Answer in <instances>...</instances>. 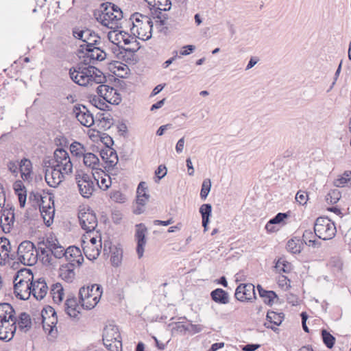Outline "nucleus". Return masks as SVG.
Returning <instances> with one entry per match:
<instances>
[{
	"mask_svg": "<svg viewBox=\"0 0 351 351\" xmlns=\"http://www.w3.org/2000/svg\"><path fill=\"white\" fill-rule=\"evenodd\" d=\"M101 13L97 17V21L114 30L121 27V21L123 16L122 10L117 5L106 2L101 5Z\"/></svg>",
	"mask_w": 351,
	"mask_h": 351,
	"instance_id": "1",
	"label": "nucleus"
},
{
	"mask_svg": "<svg viewBox=\"0 0 351 351\" xmlns=\"http://www.w3.org/2000/svg\"><path fill=\"white\" fill-rule=\"evenodd\" d=\"M102 295V287L97 284L82 287L79 290V300L82 308L90 310L99 302Z\"/></svg>",
	"mask_w": 351,
	"mask_h": 351,
	"instance_id": "2",
	"label": "nucleus"
},
{
	"mask_svg": "<svg viewBox=\"0 0 351 351\" xmlns=\"http://www.w3.org/2000/svg\"><path fill=\"white\" fill-rule=\"evenodd\" d=\"M102 340L109 351H121V337L118 327L112 324L106 325L103 330Z\"/></svg>",
	"mask_w": 351,
	"mask_h": 351,
	"instance_id": "3",
	"label": "nucleus"
},
{
	"mask_svg": "<svg viewBox=\"0 0 351 351\" xmlns=\"http://www.w3.org/2000/svg\"><path fill=\"white\" fill-rule=\"evenodd\" d=\"M123 51H121L119 53V59L121 62H115L111 64V71L118 77L125 78L130 72V66L132 64V49L123 48Z\"/></svg>",
	"mask_w": 351,
	"mask_h": 351,
	"instance_id": "4",
	"label": "nucleus"
},
{
	"mask_svg": "<svg viewBox=\"0 0 351 351\" xmlns=\"http://www.w3.org/2000/svg\"><path fill=\"white\" fill-rule=\"evenodd\" d=\"M79 220L82 228L86 231L80 241H86V239H89V241H97L96 237L90 236L97 226V219L93 211L88 210L87 212L80 213Z\"/></svg>",
	"mask_w": 351,
	"mask_h": 351,
	"instance_id": "5",
	"label": "nucleus"
},
{
	"mask_svg": "<svg viewBox=\"0 0 351 351\" xmlns=\"http://www.w3.org/2000/svg\"><path fill=\"white\" fill-rule=\"evenodd\" d=\"M16 254L18 260L24 265L32 266L37 263L38 251L34 243H20Z\"/></svg>",
	"mask_w": 351,
	"mask_h": 351,
	"instance_id": "6",
	"label": "nucleus"
},
{
	"mask_svg": "<svg viewBox=\"0 0 351 351\" xmlns=\"http://www.w3.org/2000/svg\"><path fill=\"white\" fill-rule=\"evenodd\" d=\"M78 53L80 58H83L82 62L85 66L95 64L97 61H102L106 57V53L99 45H93L84 50H79Z\"/></svg>",
	"mask_w": 351,
	"mask_h": 351,
	"instance_id": "7",
	"label": "nucleus"
},
{
	"mask_svg": "<svg viewBox=\"0 0 351 351\" xmlns=\"http://www.w3.org/2000/svg\"><path fill=\"white\" fill-rule=\"evenodd\" d=\"M324 218L319 217L316 219L315 223V234L319 239L327 241L331 239L336 232V228L334 224L327 221L326 223H321V221H325Z\"/></svg>",
	"mask_w": 351,
	"mask_h": 351,
	"instance_id": "8",
	"label": "nucleus"
},
{
	"mask_svg": "<svg viewBox=\"0 0 351 351\" xmlns=\"http://www.w3.org/2000/svg\"><path fill=\"white\" fill-rule=\"evenodd\" d=\"M88 66H86L82 62L76 67L69 70L71 79L80 86H85L88 85V74L90 73Z\"/></svg>",
	"mask_w": 351,
	"mask_h": 351,
	"instance_id": "9",
	"label": "nucleus"
},
{
	"mask_svg": "<svg viewBox=\"0 0 351 351\" xmlns=\"http://www.w3.org/2000/svg\"><path fill=\"white\" fill-rule=\"evenodd\" d=\"M150 195L149 194V190L147 184L145 182H141L136 189V202L137 204L136 208L133 210V213L140 215L145 210V206L148 202Z\"/></svg>",
	"mask_w": 351,
	"mask_h": 351,
	"instance_id": "10",
	"label": "nucleus"
},
{
	"mask_svg": "<svg viewBox=\"0 0 351 351\" xmlns=\"http://www.w3.org/2000/svg\"><path fill=\"white\" fill-rule=\"evenodd\" d=\"M80 193L85 198L90 197L95 189L94 182L89 175L86 173L75 175Z\"/></svg>",
	"mask_w": 351,
	"mask_h": 351,
	"instance_id": "11",
	"label": "nucleus"
},
{
	"mask_svg": "<svg viewBox=\"0 0 351 351\" xmlns=\"http://www.w3.org/2000/svg\"><path fill=\"white\" fill-rule=\"evenodd\" d=\"M64 173L62 167L53 165L45 170V181L49 186L57 187L64 180Z\"/></svg>",
	"mask_w": 351,
	"mask_h": 351,
	"instance_id": "12",
	"label": "nucleus"
},
{
	"mask_svg": "<svg viewBox=\"0 0 351 351\" xmlns=\"http://www.w3.org/2000/svg\"><path fill=\"white\" fill-rule=\"evenodd\" d=\"M56 166L62 167L63 171L68 174L72 172L73 164L68 152L63 148H58L54 152Z\"/></svg>",
	"mask_w": 351,
	"mask_h": 351,
	"instance_id": "13",
	"label": "nucleus"
},
{
	"mask_svg": "<svg viewBox=\"0 0 351 351\" xmlns=\"http://www.w3.org/2000/svg\"><path fill=\"white\" fill-rule=\"evenodd\" d=\"M72 114L82 125L90 127L94 123L93 114L84 105H76L73 107Z\"/></svg>",
	"mask_w": 351,
	"mask_h": 351,
	"instance_id": "14",
	"label": "nucleus"
},
{
	"mask_svg": "<svg viewBox=\"0 0 351 351\" xmlns=\"http://www.w3.org/2000/svg\"><path fill=\"white\" fill-rule=\"evenodd\" d=\"M254 288L251 283L240 284L236 289L234 297L240 302L251 301L256 298Z\"/></svg>",
	"mask_w": 351,
	"mask_h": 351,
	"instance_id": "15",
	"label": "nucleus"
},
{
	"mask_svg": "<svg viewBox=\"0 0 351 351\" xmlns=\"http://www.w3.org/2000/svg\"><path fill=\"white\" fill-rule=\"evenodd\" d=\"M16 318L14 320H5L0 322V340L10 341L14 337L16 332Z\"/></svg>",
	"mask_w": 351,
	"mask_h": 351,
	"instance_id": "16",
	"label": "nucleus"
},
{
	"mask_svg": "<svg viewBox=\"0 0 351 351\" xmlns=\"http://www.w3.org/2000/svg\"><path fill=\"white\" fill-rule=\"evenodd\" d=\"M82 308V305H79L76 297L74 295H69L67 297L64 303V311L71 318L79 319V315Z\"/></svg>",
	"mask_w": 351,
	"mask_h": 351,
	"instance_id": "17",
	"label": "nucleus"
},
{
	"mask_svg": "<svg viewBox=\"0 0 351 351\" xmlns=\"http://www.w3.org/2000/svg\"><path fill=\"white\" fill-rule=\"evenodd\" d=\"M65 258L71 266L79 267L84 261V257L80 249L75 246H69L66 249Z\"/></svg>",
	"mask_w": 351,
	"mask_h": 351,
	"instance_id": "18",
	"label": "nucleus"
},
{
	"mask_svg": "<svg viewBox=\"0 0 351 351\" xmlns=\"http://www.w3.org/2000/svg\"><path fill=\"white\" fill-rule=\"evenodd\" d=\"M100 156L105 162V168H113L119 162V157L115 149L112 147H105L100 151Z\"/></svg>",
	"mask_w": 351,
	"mask_h": 351,
	"instance_id": "19",
	"label": "nucleus"
},
{
	"mask_svg": "<svg viewBox=\"0 0 351 351\" xmlns=\"http://www.w3.org/2000/svg\"><path fill=\"white\" fill-rule=\"evenodd\" d=\"M29 287H31L32 295L36 300H42L46 295L48 290L47 283L43 278L36 281H32Z\"/></svg>",
	"mask_w": 351,
	"mask_h": 351,
	"instance_id": "20",
	"label": "nucleus"
},
{
	"mask_svg": "<svg viewBox=\"0 0 351 351\" xmlns=\"http://www.w3.org/2000/svg\"><path fill=\"white\" fill-rule=\"evenodd\" d=\"M103 243H81L84 253L86 258L93 261L99 256Z\"/></svg>",
	"mask_w": 351,
	"mask_h": 351,
	"instance_id": "21",
	"label": "nucleus"
},
{
	"mask_svg": "<svg viewBox=\"0 0 351 351\" xmlns=\"http://www.w3.org/2000/svg\"><path fill=\"white\" fill-rule=\"evenodd\" d=\"M108 249L109 250V254H111L110 261L112 265L118 266L122 258L123 250L121 247L113 245V243H104V251L105 253H108Z\"/></svg>",
	"mask_w": 351,
	"mask_h": 351,
	"instance_id": "22",
	"label": "nucleus"
},
{
	"mask_svg": "<svg viewBox=\"0 0 351 351\" xmlns=\"http://www.w3.org/2000/svg\"><path fill=\"white\" fill-rule=\"evenodd\" d=\"M23 280H19L18 282H14V293L16 298L20 300H26L29 299L32 295L30 283L26 284Z\"/></svg>",
	"mask_w": 351,
	"mask_h": 351,
	"instance_id": "23",
	"label": "nucleus"
},
{
	"mask_svg": "<svg viewBox=\"0 0 351 351\" xmlns=\"http://www.w3.org/2000/svg\"><path fill=\"white\" fill-rule=\"evenodd\" d=\"M84 164L88 167H90L93 170L92 173L99 174V173H104V171L99 168V160L98 157L90 152L85 153L83 156Z\"/></svg>",
	"mask_w": 351,
	"mask_h": 351,
	"instance_id": "24",
	"label": "nucleus"
},
{
	"mask_svg": "<svg viewBox=\"0 0 351 351\" xmlns=\"http://www.w3.org/2000/svg\"><path fill=\"white\" fill-rule=\"evenodd\" d=\"M88 69L90 71L88 74V85L93 86L94 84L106 83V77L99 69L91 65L88 66Z\"/></svg>",
	"mask_w": 351,
	"mask_h": 351,
	"instance_id": "25",
	"label": "nucleus"
},
{
	"mask_svg": "<svg viewBox=\"0 0 351 351\" xmlns=\"http://www.w3.org/2000/svg\"><path fill=\"white\" fill-rule=\"evenodd\" d=\"M13 189L15 194L18 196L21 208H24L27 199V191L23 182L20 180L15 181L13 184Z\"/></svg>",
	"mask_w": 351,
	"mask_h": 351,
	"instance_id": "26",
	"label": "nucleus"
},
{
	"mask_svg": "<svg viewBox=\"0 0 351 351\" xmlns=\"http://www.w3.org/2000/svg\"><path fill=\"white\" fill-rule=\"evenodd\" d=\"M87 32L86 38H84L82 41L84 44L80 45L79 50H84L93 45H99L101 43L100 37L95 32L89 29H87Z\"/></svg>",
	"mask_w": 351,
	"mask_h": 351,
	"instance_id": "27",
	"label": "nucleus"
},
{
	"mask_svg": "<svg viewBox=\"0 0 351 351\" xmlns=\"http://www.w3.org/2000/svg\"><path fill=\"white\" fill-rule=\"evenodd\" d=\"M16 324L19 330L24 332L29 331L32 326L30 315L25 312L21 313L16 317Z\"/></svg>",
	"mask_w": 351,
	"mask_h": 351,
	"instance_id": "28",
	"label": "nucleus"
},
{
	"mask_svg": "<svg viewBox=\"0 0 351 351\" xmlns=\"http://www.w3.org/2000/svg\"><path fill=\"white\" fill-rule=\"evenodd\" d=\"M16 318L15 311L12 306L8 303L0 304V322L5 320H14Z\"/></svg>",
	"mask_w": 351,
	"mask_h": 351,
	"instance_id": "29",
	"label": "nucleus"
},
{
	"mask_svg": "<svg viewBox=\"0 0 351 351\" xmlns=\"http://www.w3.org/2000/svg\"><path fill=\"white\" fill-rule=\"evenodd\" d=\"M116 30L113 32H109L108 34V39L113 43L119 44L123 41L125 45H128L131 43L130 37L127 33L120 31L119 33H115Z\"/></svg>",
	"mask_w": 351,
	"mask_h": 351,
	"instance_id": "30",
	"label": "nucleus"
},
{
	"mask_svg": "<svg viewBox=\"0 0 351 351\" xmlns=\"http://www.w3.org/2000/svg\"><path fill=\"white\" fill-rule=\"evenodd\" d=\"M212 300L218 304H226L229 303V295L222 289L218 288L210 293Z\"/></svg>",
	"mask_w": 351,
	"mask_h": 351,
	"instance_id": "31",
	"label": "nucleus"
},
{
	"mask_svg": "<svg viewBox=\"0 0 351 351\" xmlns=\"http://www.w3.org/2000/svg\"><path fill=\"white\" fill-rule=\"evenodd\" d=\"M74 267L75 266H71L69 263L62 265L60 269V277L67 282H71L75 278V273L73 271Z\"/></svg>",
	"mask_w": 351,
	"mask_h": 351,
	"instance_id": "32",
	"label": "nucleus"
},
{
	"mask_svg": "<svg viewBox=\"0 0 351 351\" xmlns=\"http://www.w3.org/2000/svg\"><path fill=\"white\" fill-rule=\"evenodd\" d=\"M34 276L30 269L23 268L19 270L14 278L13 282H18L19 280H23L26 284H29L33 281Z\"/></svg>",
	"mask_w": 351,
	"mask_h": 351,
	"instance_id": "33",
	"label": "nucleus"
},
{
	"mask_svg": "<svg viewBox=\"0 0 351 351\" xmlns=\"http://www.w3.org/2000/svg\"><path fill=\"white\" fill-rule=\"evenodd\" d=\"M149 23V19L146 16L142 15L138 12L133 13V29L136 27L138 29V25H140L141 29H143V27L145 29L150 27Z\"/></svg>",
	"mask_w": 351,
	"mask_h": 351,
	"instance_id": "34",
	"label": "nucleus"
},
{
	"mask_svg": "<svg viewBox=\"0 0 351 351\" xmlns=\"http://www.w3.org/2000/svg\"><path fill=\"white\" fill-rule=\"evenodd\" d=\"M257 290L260 297L263 298L265 304L271 305L274 302V299L278 297L274 291L265 290L260 285L257 286Z\"/></svg>",
	"mask_w": 351,
	"mask_h": 351,
	"instance_id": "35",
	"label": "nucleus"
},
{
	"mask_svg": "<svg viewBox=\"0 0 351 351\" xmlns=\"http://www.w3.org/2000/svg\"><path fill=\"white\" fill-rule=\"evenodd\" d=\"M212 206L210 204H204L199 208V213L202 218V226L204 230H207V226L209 222V217L211 215Z\"/></svg>",
	"mask_w": 351,
	"mask_h": 351,
	"instance_id": "36",
	"label": "nucleus"
},
{
	"mask_svg": "<svg viewBox=\"0 0 351 351\" xmlns=\"http://www.w3.org/2000/svg\"><path fill=\"white\" fill-rule=\"evenodd\" d=\"M57 323H58L57 315L42 319V324H43V330L45 332H48L49 334H52L54 330L56 331H57V328H56Z\"/></svg>",
	"mask_w": 351,
	"mask_h": 351,
	"instance_id": "37",
	"label": "nucleus"
},
{
	"mask_svg": "<svg viewBox=\"0 0 351 351\" xmlns=\"http://www.w3.org/2000/svg\"><path fill=\"white\" fill-rule=\"evenodd\" d=\"M104 99L106 102L114 105H118L121 101L120 93H118L117 90L114 89L113 87L110 88V90L106 96L104 97Z\"/></svg>",
	"mask_w": 351,
	"mask_h": 351,
	"instance_id": "38",
	"label": "nucleus"
},
{
	"mask_svg": "<svg viewBox=\"0 0 351 351\" xmlns=\"http://www.w3.org/2000/svg\"><path fill=\"white\" fill-rule=\"evenodd\" d=\"M51 293L52 294L53 300L56 303L61 302L64 296V289L61 284H53L51 287Z\"/></svg>",
	"mask_w": 351,
	"mask_h": 351,
	"instance_id": "39",
	"label": "nucleus"
},
{
	"mask_svg": "<svg viewBox=\"0 0 351 351\" xmlns=\"http://www.w3.org/2000/svg\"><path fill=\"white\" fill-rule=\"evenodd\" d=\"M50 244L51 256H53L56 258L65 257L66 250L64 246L60 245V243H47Z\"/></svg>",
	"mask_w": 351,
	"mask_h": 351,
	"instance_id": "40",
	"label": "nucleus"
},
{
	"mask_svg": "<svg viewBox=\"0 0 351 351\" xmlns=\"http://www.w3.org/2000/svg\"><path fill=\"white\" fill-rule=\"evenodd\" d=\"M284 318L285 315L283 313H276L272 311H268L266 316V319L269 324H273L275 326H280Z\"/></svg>",
	"mask_w": 351,
	"mask_h": 351,
	"instance_id": "41",
	"label": "nucleus"
},
{
	"mask_svg": "<svg viewBox=\"0 0 351 351\" xmlns=\"http://www.w3.org/2000/svg\"><path fill=\"white\" fill-rule=\"evenodd\" d=\"M93 177L95 180L97 181V183L99 187L103 190L108 189L111 185V178L108 176L107 178L100 176V173L99 174L95 173H92Z\"/></svg>",
	"mask_w": 351,
	"mask_h": 351,
	"instance_id": "42",
	"label": "nucleus"
},
{
	"mask_svg": "<svg viewBox=\"0 0 351 351\" xmlns=\"http://www.w3.org/2000/svg\"><path fill=\"white\" fill-rule=\"evenodd\" d=\"M38 245H45V247H38L37 250L38 251V256H43V260L50 263L51 262V248L50 244L47 243H38Z\"/></svg>",
	"mask_w": 351,
	"mask_h": 351,
	"instance_id": "43",
	"label": "nucleus"
},
{
	"mask_svg": "<svg viewBox=\"0 0 351 351\" xmlns=\"http://www.w3.org/2000/svg\"><path fill=\"white\" fill-rule=\"evenodd\" d=\"M275 268L279 273H289L291 270V264L285 258H280L276 261Z\"/></svg>",
	"mask_w": 351,
	"mask_h": 351,
	"instance_id": "44",
	"label": "nucleus"
},
{
	"mask_svg": "<svg viewBox=\"0 0 351 351\" xmlns=\"http://www.w3.org/2000/svg\"><path fill=\"white\" fill-rule=\"evenodd\" d=\"M90 104L101 110H108L109 106L106 104V101L101 97L93 95L90 97Z\"/></svg>",
	"mask_w": 351,
	"mask_h": 351,
	"instance_id": "45",
	"label": "nucleus"
},
{
	"mask_svg": "<svg viewBox=\"0 0 351 351\" xmlns=\"http://www.w3.org/2000/svg\"><path fill=\"white\" fill-rule=\"evenodd\" d=\"M3 213L1 215V221H3L2 218L3 217V220L6 222V224L8 226H13L14 223V209L10 208V209H1Z\"/></svg>",
	"mask_w": 351,
	"mask_h": 351,
	"instance_id": "46",
	"label": "nucleus"
},
{
	"mask_svg": "<svg viewBox=\"0 0 351 351\" xmlns=\"http://www.w3.org/2000/svg\"><path fill=\"white\" fill-rule=\"evenodd\" d=\"M70 151L72 155L75 156L76 157L83 156L85 154L84 147L81 143L76 141L71 144Z\"/></svg>",
	"mask_w": 351,
	"mask_h": 351,
	"instance_id": "47",
	"label": "nucleus"
},
{
	"mask_svg": "<svg viewBox=\"0 0 351 351\" xmlns=\"http://www.w3.org/2000/svg\"><path fill=\"white\" fill-rule=\"evenodd\" d=\"M151 5L159 10L169 11L171 8L172 3L171 0H154Z\"/></svg>",
	"mask_w": 351,
	"mask_h": 351,
	"instance_id": "48",
	"label": "nucleus"
},
{
	"mask_svg": "<svg viewBox=\"0 0 351 351\" xmlns=\"http://www.w3.org/2000/svg\"><path fill=\"white\" fill-rule=\"evenodd\" d=\"M152 16L154 19H157L159 20L160 25H165L166 20L168 19V16L167 14L163 13V10H159L156 8H150Z\"/></svg>",
	"mask_w": 351,
	"mask_h": 351,
	"instance_id": "49",
	"label": "nucleus"
},
{
	"mask_svg": "<svg viewBox=\"0 0 351 351\" xmlns=\"http://www.w3.org/2000/svg\"><path fill=\"white\" fill-rule=\"evenodd\" d=\"M322 336L326 346L328 348H332L335 343V338L325 329L322 330Z\"/></svg>",
	"mask_w": 351,
	"mask_h": 351,
	"instance_id": "50",
	"label": "nucleus"
},
{
	"mask_svg": "<svg viewBox=\"0 0 351 351\" xmlns=\"http://www.w3.org/2000/svg\"><path fill=\"white\" fill-rule=\"evenodd\" d=\"M307 243H287V250L292 254H299Z\"/></svg>",
	"mask_w": 351,
	"mask_h": 351,
	"instance_id": "51",
	"label": "nucleus"
},
{
	"mask_svg": "<svg viewBox=\"0 0 351 351\" xmlns=\"http://www.w3.org/2000/svg\"><path fill=\"white\" fill-rule=\"evenodd\" d=\"M341 197V193L337 189L331 190L326 195V199L331 204H336Z\"/></svg>",
	"mask_w": 351,
	"mask_h": 351,
	"instance_id": "52",
	"label": "nucleus"
},
{
	"mask_svg": "<svg viewBox=\"0 0 351 351\" xmlns=\"http://www.w3.org/2000/svg\"><path fill=\"white\" fill-rule=\"evenodd\" d=\"M147 232V228L143 223L136 225V234L135 237L137 241H145V232Z\"/></svg>",
	"mask_w": 351,
	"mask_h": 351,
	"instance_id": "53",
	"label": "nucleus"
},
{
	"mask_svg": "<svg viewBox=\"0 0 351 351\" xmlns=\"http://www.w3.org/2000/svg\"><path fill=\"white\" fill-rule=\"evenodd\" d=\"M211 188V182L210 179L204 180L200 191V197L202 199H206Z\"/></svg>",
	"mask_w": 351,
	"mask_h": 351,
	"instance_id": "54",
	"label": "nucleus"
},
{
	"mask_svg": "<svg viewBox=\"0 0 351 351\" xmlns=\"http://www.w3.org/2000/svg\"><path fill=\"white\" fill-rule=\"evenodd\" d=\"M337 187H343L345 184L349 185V171H346L339 178L334 181Z\"/></svg>",
	"mask_w": 351,
	"mask_h": 351,
	"instance_id": "55",
	"label": "nucleus"
},
{
	"mask_svg": "<svg viewBox=\"0 0 351 351\" xmlns=\"http://www.w3.org/2000/svg\"><path fill=\"white\" fill-rule=\"evenodd\" d=\"M19 169H23V171L27 172V174H31L32 164L29 159L25 158H23L19 164Z\"/></svg>",
	"mask_w": 351,
	"mask_h": 351,
	"instance_id": "56",
	"label": "nucleus"
},
{
	"mask_svg": "<svg viewBox=\"0 0 351 351\" xmlns=\"http://www.w3.org/2000/svg\"><path fill=\"white\" fill-rule=\"evenodd\" d=\"M112 86L105 84V83H100L99 86L96 88V91L99 97L104 99V97L106 96L110 88Z\"/></svg>",
	"mask_w": 351,
	"mask_h": 351,
	"instance_id": "57",
	"label": "nucleus"
},
{
	"mask_svg": "<svg viewBox=\"0 0 351 351\" xmlns=\"http://www.w3.org/2000/svg\"><path fill=\"white\" fill-rule=\"evenodd\" d=\"M56 315H57L56 311L51 306H47L46 307L43 308L40 313L42 319Z\"/></svg>",
	"mask_w": 351,
	"mask_h": 351,
	"instance_id": "58",
	"label": "nucleus"
},
{
	"mask_svg": "<svg viewBox=\"0 0 351 351\" xmlns=\"http://www.w3.org/2000/svg\"><path fill=\"white\" fill-rule=\"evenodd\" d=\"M110 198L118 203H124L127 199L126 195L119 191L112 192Z\"/></svg>",
	"mask_w": 351,
	"mask_h": 351,
	"instance_id": "59",
	"label": "nucleus"
},
{
	"mask_svg": "<svg viewBox=\"0 0 351 351\" xmlns=\"http://www.w3.org/2000/svg\"><path fill=\"white\" fill-rule=\"evenodd\" d=\"M308 199V195L307 192L304 191L300 190L298 191L295 195V200L300 204L304 205L306 204L307 200Z\"/></svg>",
	"mask_w": 351,
	"mask_h": 351,
	"instance_id": "60",
	"label": "nucleus"
},
{
	"mask_svg": "<svg viewBox=\"0 0 351 351\" xmlns=\"http://www.w3.org/2000/svg\"><path fill=\"white\" fill-rule=\"evenodd\" d=\"M289 217V215L285 213H279L275 217L271 218L270 221L276 226L280 225L283 223L284 220Z\"/></svg>",
	"mask_w": 351,
	"mask_h": 351,
	"instance_id": "61",
	"label": "nucleus"
},
{
	"mask_svg": "<svg viewBox=\"0 0 351 351\" xmlns=\"http://www.w3.org/2000/svg\"><path fill=\"white\" fill-rule=\"evenodd\" d=\"M316 237L315 230L313 232L311 230H306L303 232L302 241H316Z\"/></svg>",
	"mask_w": 351,
	"mask_h": 351,
	"instance_id": "62",
	"label": "nucleus"
},
{
	"mask_svg": "<svg viewBox=\"0 0 351 351\" xmlns=\"http://www.w3.org/2000/svg\"><path fill=\"white\" fill-rule=\"evenodd\" d=\"M87 33H88L87 29H81L78 27H75L73 29V36L75 38L81 40L82 41H83L84 38H86V34H87Z\"/></svg>",
	"mask_w": 351,
	"mask_h": 351,
	"instance_id": "63",
	"label": "nucleus"
},
{
	"mask_svg": "<svg viewBox=\"0 0 351 351\" xmlns=\"http://www.w3.org/2000/svg\"><path fill=\"white\" fill-rule=\"evenodd\" d=\"M111 219L114 223L119 224L123 219V214L120 210H113L111 213Z\"/></svg>",
	"mask_w": 351,
	"mask_h": 351,
	"instance_id": "64",
	"label": "nucleus"
}]
</instances>
